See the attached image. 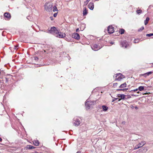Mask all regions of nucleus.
I'll return each mask as SVG.
<instances>
[{
  "label": "nucleus",
  "mask_w": 153,
  "mask_h": 153,
  "mask_svg": "<svg viewBox=\"0 0 153 153\" xmlns=\"http://www.w3.org/2000/svg\"><path fill=\"white\" fill-rule=\"evenodd\" d=\"M53 6V4L49 2H46L45 4V9L46 11L51 12L52 10Z\"/></svg>",
  "instance_id": "f257e3e1"
},
{
  "label": "nucleus",
  "mask_w": 153,
  "mask_h": 153,
  "mask_svg": "<svg viewBox=\"0 0 153 153\" xmlns=\"http://www.w3.org/2000/svg\"><path fill=\"white\" fill-rule=\"evenodd\" d=\"M96 102L94 101H88L87 100L85 103V106L86 109L87 110L90 109L91 106L94 104Z\"/></svg>",
  "instance_id": "f03ea898"
},
{
  "label": "nucleus",
  "mask_w": 153,
  "mask_h": 153,
  "mask_svg": "<svg viewBox=\"0 0 153 153\" xmlns=\"http://www.w3.org/2000/svg\"><path fill=\"white\" fill-rule=\"evenodd\" d=\"M58 31L56 28L55 27H52L50 29L49 28L48 29V33L53 34L55 35L58 32Z\"/></svg>",
  "instance_id": "7ed1b4c3"
},
{
  "label": "nucleus",
  "mask_w": 153,
  "mask_h": 153,
  "mask_svg": "<svg viewBox=\"0 0 153 153\" xmlns=\"http://www.w3.org/2000/svg\"><path fill=\"white\" fill-rule=\"evenodd\" d=\"M74 125L75 126H79L80 123V121L77 117H75L74 118Z\"/></svg>",
  "instance_id": "20e7f679"
},
{
  "label": "nucleus",
  "mask_w": 153,
  "mask_h": 153,
  "mask_svg": "<svg viewBox=\"0 0 153 153\" xmlns=\"http://www.w3.org/2000/svg\"><path fill=\"white\" fill-rule=\"evenodd\" d=\"M66 36L65 34L61 32H58L56 33V35H55V36L56 37H58L59 38H63L65 37Z\"/></svg>",
  "instance_id": "39448f33"
},
{
  "label": "nucleus",
  "mask_w": 153,
  "mask_h": 153,
  "mask_svg": "<svg viewBox=\"0 0 153 153\" xmlns=\"http://www.w3.org/2000/svg\"><path fill=\"white\" fill-rule=\"evenodd\" d=\"M115 80H120L124 78V76L120 73H118L115 76Z\"/></svg>",
  "instance_id": "423d86ee"
},
{
  "label": "nucleus",
  "mask_w": 153,
  "mask_h": 153,
  "mask_svg": "<svg viewBox=\"0 0 153 153\" xmlns=\"http://www.w3.org/2000/svg\"><path fill=\"white\" fill-rule=\"evenodd\" d=\"M92 49L94 51H96L100 49L101 48L96 44H93L91 46Z\"/></svg>",
  "instance_id": "0eeeda50"
},
{
  "label": "nucleus",
  "mask_w": 153,
  "mask_h": 153,
  "mask_svg": "<svg viewBox=\"0 0 153 153\" xmlns=\"http://www.w3.org/2000/svg\"><path fill=\"white\" fill-rule=\"evenodd\" d=\"M107 29L108 33L110 34H111L114 32V27L112 26H109Z\"/></svg>",
  "instance_id": "6e6552de"
},
{
  "label": "nucleus",
  "mask_w": 153,
  "mask_h": 153,
  "mask_svg": "<svg viewBox=\"0 0 153 153\" xmlns=\"http://www.w3.org/2000/svg\"><path fill=\"white\" fill-rule=\"evenodd\" d=\"M72 37L73 38L76 39H79L80 38L79 34L77 33H74L72 35Z\"/></svg>",
  "instance_id": "1a4fd4ad"
},
{
  "label": "nucleus",
  "mask_w": 153,
  "mask_h": 153,
  "mask_svg": "<svg viewBox=\"0 0 153 153\" xmlns=\"http://www.w3.org/2000/svg\"><path fill=\"white\" fill-rule=\"evenodd\" d=\"M4 18L5 19H10L11 17V16L10 13H5L4 14Z\"/></svg>",
  "instance_id": "9d476101"
},
{
  "label": "nucleus",
  "mask_w": 153,
  "mask_h": 153,
  "mask_svg": "<svg viewBox=\"0 0 153 153\" xmlns=\"http://www.w3.org/2000/svg\"><path fill=\"white\" fill-rule=\"evenodd\" d=\"M88 8L91 10H93L94 8V4L93 2H90L88 5Z\"/></svg>",
  "instance_id": "9b49d317"
},
{
  "label": "nucleus",
  "mask_w": 153,
  "mask_h": 153,
  "mask_svg": "<svg viewBox=\"0 0 153 153\" xmlns=\"http://www.w3.org/2000/svg\"><path fill=\"white\" fill-rule=\"evenodd\" d=\"M142 147V146L141 145V143H140L137 145H136L134 148V150H136Z\"/></svg>",
  "instance_id": "f8f14e48"
},
{
  "label": "nucleus",
  "mask_w": 153,
  "mask_h": 153,
  "mask_svg": "<svg viewBox=\"0 0 153 153\" xmlns=\"http://www.w3.org/2000/svg\"><path fill=\"white\" fill-rule=\"evenodd\" d=\"M88 12L87 10L85 7H84L83 10V15L85 16L87 14Z\"/></svg>",
  "instance_id": "ddd939ff"
},
{
  "label": "nucleus",
  "mask_w": 153,
  "mask_h": 153,
  "mask_svg": "<svg viewBox=\"0 0 153 153\" xmlns=\"http://www.w3.org/2000/svg\"><path fill=\"white\" fill-rule=\"evenodd\" d=\"M121 45L122 47H124L125 48H126L127 45L125 41H123L121 42Z\"/></svg>",
  "instance_id": "4468645a"
},
{
  "label": "nucleus",
  "mask_w": 153,
  "mask_h": 153,
  "mask_svg": "<svg viewBox=\"0 0 153 153\" xmlns=\"http://www.w3.org/2000/svg\"><path fill=\"white\" fill-rule=\"evenodd\" d=\"M125 95L124 94H118V97L121 98V99H124L125 98Z\"/></svg>",
  "instance_id": "2eb2a0df"
},
{
  "label": "nucleus",
  "mask_w": 153,
  "mask_h": 153,
  "mask_svg": "<svg viewBox=\"0 0 153 153\" xmlns=\"http://www.w3.org/2000/svg\"><path fill=\"white\" fill-rule=\"evenodd\" d=\"M33 144L36 146H38L39 144V142L38 140H35L33 141Z\"/></svg>",
  "instance_id": "dca6fc26"
},
{
  "label": "nucleus",
  "mask_w": 153,
  "mask_h": 153,
  "mask_svg": "<svg viewBox=\"0 0 153 153\" xmlns=\"http://www.w3.org/2000/svg\"><path fill=\"white\" fill-rule=\"evenodd\" d=\"M102 108L104 111H106L108 110V108L105 105H103L102 106Z\"/></svg>",
  "instance_id": "f3484780"
},
{
  "label": "nucleus",
  "mask_w": 153,
  "mask_h": 153,
  "mask_svg": "<svg viewBox=\"0 0 153 153\" xmlns=\"http://www.w3.org/2000/svg\"><path fill=\"white\" fill-rule=\"evenodd\" d=\"M153 73V72L150 71L145 73L144 74H141V75H146L147 76H149L150 75L152 74Z\"/></svg>",
  "instance_id": "a211bd4d"
},
{
  "label": "nucleus",
  "mask_w": 153,
  "mask_h": 153,
  "mask_svg": "<svg viewBox=\"0 0 153 153\" xmlns=\"http://www.w3.org/2000/svg\"><path fill=\"white\" fill-rule=\"evenodd\" d=\"M26 148L28 149H34L35 147L32 146L27 145L26 146Z\"/></svg>",
  "instance_id": "6ab92c4d"
},
{
  "label": "nucleus",
  "mask_w": 153,
  "mask_h": 153,
  "mask_svg": "<svg viewBox=\"0 0 153 153\" xmlns=\"http://www.w3.org/2000/svg\"><path fill=\"white\" fill-rule=\"evenodd\" d=\"M126 82L123 83V84H121L119 87L120 88H124V87H126Z\"/></svg>",
  "instance_id": "aec40b11"
},
{
  "label": "nucleus",
  "mask_w": 153,
  "mask_h": 153,
  "mask_svg": "<svg viewBox=\"0 0 153 153\" xmlns=\"http://www.w3.org/2000/svg\"><path fill=\"white\" fill-rule=\"evenodd\" d=\"M149 20V17H147L146 19L144 21V24L145 25H146L148 22V21Z\"/></svg>",
  "instance_id": "412c9836"
},
{
  "label": "nucleus",
  "mask_w": 153,
  "mask_h": 153,
  "mask_svg": "<svg viewBox=\"0 0 153 153\" xmlns=\"http://www.w3.org/2000/svg\"><path fill=\"white\" fill-rule=\"evenodd\" d=\"M53 12H55L56 11H58V10L57 9V8L56 6H54L53 7Z\"/></svg>",
  "instance_id": "4be33fe9"
},
{
  "label": "nucleus",
  "mask_w": 153,
  "mask_h": 153,
  "mask_svg": "<svg viewBox=\"0 0 153 153\" xmlns=\"http://www.w3.org/2000/svg\"><path fill=\"white\" fill-rule=\"evenodd\" d=\"M138 89L140 91H141L144 89V87L142 86H140L139 87Z\"/></svg>",
  "instance_id": "5701e85b"
},
{
  "label": "nucleus",
  "mask_w": 153,
  "mask_h": 153,
  "mask_svg": "<svg viewBox=\"0 0 153 153\" xmlns=\"http://www.w3.org/2000/svg\"><path fill=\"white\" fill-rule=\"evenodd\" d=\"M124 31H125L123 29H122L120 30L119 33L121 34H122L124 33Z\"/></svg>",
  "instance_id": "b1692460"
},
{
  "label": "nucleus",
  "mask_w": 153,
  "mask_h": 153,
  "mask_svg": "<svg viewBox=\"0 0 153 153\" xmlns=\"http://www.w3.org/2000/svg\"><path fill=\"white\" fill-rule=\"evenodd\" d=\"M90 0H87L86 1L84 2V5H86L88 3V2L90 1Z\"/></svg>",
  "instance_id": "393cba45"
},
{
  "label": "nucleus",
  "mask_w": 153,
  "mask_h": 153,
  "mask_svg": "<svg viewBox=\"0 0 153 153\" xmlns=\"http://www.w3.org/2000/svg\"><path fill=\"white\" fill-rule=\"evenodd\" d=\"M146 36H153V33H147L146 34Z\"/></svg>",
  "instance_id": "a878e982"
},
{
  "label": "nucleus",
  "mask_w": 153,
  "mask_h": 153,
  "mask_svg": "<svg viewBox=\"0 0 153 153\" xmlns=\"http://www.w3.org/2000/svg\"><path fill=\"white\" fill-rule=\"evenodd\" d=\"M140 143H141V145H142L143 147L145 144H146V142L144 141H143L140 142Z\"/></svg>",
  "instance_id": "bb28decb"
},
{
  "label": "nucleus",
  "mask_w": 153,
  "mask_h": 153,
  "mask_svg": "<svg viewBox=\"0 0 153 153\" xmlns=\"http://www.w3.org/2000/svg\"><path fill=\"white\" fill-rule=\"evenodd\" d=\"M139 40L138 39H135L134 41V42L135 43H137L139 42Z\"/></svg>",
  "instance_id": "cd10ccee"
},
{
  "label": "nucleus",
  "mask_w": 153,
  "mask_h": 153,
  "mask_svg": "<svg viewBox=\"0 0 153 153\" xmlns=\"http://www.w3.org/2000/svg\"><path fill=\"white\" fill-rule=\"evenodd\" d=\"M142 149L143 150L145 151V152H146L148 151V149L146 147H143Z\"/></svg>",
  "instance_id": "c85d7f7f"
},
{
  "label": "nucleus",
  "mask_w": 153,
  "mask_h": 153,
  "mask_svg": "<svg viewBox=\"0 0 153 153\" xmlns=\"http://www.w3.org/2000/svg\"><path fill=\"white\" fill-rule=\"evenodd\" d=\"M144 29V27L143 26L142 27L140 28L138 30L139 31H141Z\"/></svg>",
  "instance_id": "c756f323"
},
{
  "label": "nucleus",
  "mask_w": 153,
  "mask_h": 153,
  "mask_svg": "<svg viewBox=\"0 0 153 153\" xmlns=\"http://www.w3.org/2000/svg\"><path fill=\"white\" fill-rule=\"evenodd\" d=\"M128 89V88H124V89H118L117 90L124 91H126V90H127Z\"/></svg>",
  "instance_id": "7c9ffc66"
},
{
  "label": "nucleus",
  "mask_w": 153,
  "mask_h": 153,
  "mask_svg": "<svg viewBox=\"0 0 153 153\" xmlns=\"http://www.w3.org/2000/svg\"><path fill=\"white\" fill-rule=\"evenodd\" d=\"M142 11L141 10H137V14H140L141 13Z\"/></svg>",
  "instance_id": "2f4dec72"
},
{
  "label": "nucleus",
  "mask_w": 153,
  "mask_h": 153,
  "mask_svg": "<svg viewBox=\"0 0 153 153\" xmlns=\"http://www.w3.org/2000/svg\"><path fill=\"white\" fill-rule=\"evenodd\" d=\"M18 45H16L14 46V49L15 50H17L18 49Z\"/></svg>",
  "instance_id": "473e14b6"
},
{
  "label": "nucleus",
  "mask_w": 153,
  "mask_h": 153,
  "mask_svg": "<svg viewBox=\"0 0 153 153\" xmlns=\"http://www.w3.org/2000/svg\"><path fill=\"white\" fill-rule=\"evenodd\" d=\"M57 13H55L54 14L53 16L54 17H56L57 16Z\"/></svg>",
  "instance_id": "72a5a7b5"
},
{
  "label": "nucleus",
  "mask_w": 153,
  "mask_h": 153,
  "mask_svg": "<svg viewBox=\"0 0 153 153\" xmlns=\"http://www.w3.org/2000/svg\"><path fill=\"white\" fill-rule=\"evenodd\" d=\"M117 85V83H114L113 84V85L114 86H116Z\"/></svg>",
  "instance_id": "f704fd0d"
},
{
  "label": "nucleus",
  "mask_w": 153,
  "mask_h": 153,
  "mask_svg": "<svg viewBox=\"0 0 153 153\" xmlns=\"http://www.w3.org/2000/svg\"><path fill=\"white\" fill-rule=\"evenodd\" d=\"M50 18L51 20H53V18L52 16L50 17Z\"/></svg>",
  "instance_id": "c9c22d12"
},
{
  "label": "nucleus",
  "mask_w": 153,
  "mask_h": 153,
  "mask_svg": "<svg viewBox=\"0 0 153 153\" xmlns=\"http://www.w3.org/2000/svg\"><path fill=\"white\" fill-rule=\"evenodd\" d=\"M138 151H139L140 152H143V151L141 149H139V150Z\"/></svg>",
  "instance_id": "e433bc0d"
},
{
  "label": "nucleus",
  "mask_w": 153,
  "mask_h": 153,
  "mask_svg": "<svg viewBox=\"0 0 153 153\" xmlns=\"http://www.w3.org/2000/svg\"><path fill=\"white\" fill-rule=\"evenodd\" d=\"M130 107L132 108H134V106L133 105H131L130 106Z\"/></svg>",
  "instance_id": "4c0bfd02"
},
{
  "label": "nucleus",
  "mask_w": 153,
  "mask_h": 153,
  "mask_svg": "<svg viewBox=\"0 0 153 153\" xmlns=\"http://www.w3.org/2000/svg\"><path fill=\"white\" fill-rule=\"evenodd\" d=\"M138 89H134V91H137L138 90Z\"/></svg>",
  "instance_id": "58836bf2"
},
{
  "label": "nucleus",
  "mask_w": 153,
  "mask_h": 153,
  "mask_svg": "<svg viewBox=\"0 0 153 153\" xmlns=\"http://www.w3.org/2000/svg\"><path fill=\"white\" fill-rule=\"evenodd\" d=\"M125 123H126V122H125V121H123V122H122V123L123 124H124Z\"/></svg>",
  "instance_id": "ea45409f"
},
{
  "label": "nucleus",
  "mask_w": 153,
  "mask_h": 153,
  "mask_svg": "<svg viewBox=\"0 0 153 153\" xmlns=\"http://www.w3.org/2000/svg\"><path fill=\"white\" fill-rule=\"evenodd\" d=\"M110 43L111 44H114V42H110Z\"/></svg>",
  "instance_id": "a19ab883"
},
{
  "label": "nucleus",
  "mask_w": 153,
  "mask_h": 153,
  "mask_svg": "<svg viewBox=\"0 0 153 153\" xmlns=\"http://www.w3.org/2000/svg\"><path fill=\"white\" fill-rule=\"evenodd\" d=\"M134 108L136 109H138V108L137 107V106H135L134 107Z\"/></svg>",
  "instance_id": "79ce46f5"
},
{
  "label": "nucleus",
  "mask_w": 153,
  "mask_h": 153,
  "mask_svg": "<svg viewBox=\"0 0 153 153\" xmlns=\"http://www.w3.org/2000/svg\"><path fill=\"white\" fill-rule=\"evenodd\" d=\"M79 30V28H77V29L76 30V32H77Z\"/></svg>",
  "instance_id": "37998d69"
},
{
  "label": "nucleus",
  "mask_w": 153,
  "mask_h": 153,
  "mask_svg": "<svg viewBox=\"0 0 153 153\" xmlns=\"http://www.w3.org/2000/svg\"><path fill=\"white\" fill-rule=\"evenodd\" d=\"M141 76H144V77H146L147 76H146V75H140Z\"/></svg>",
  "instance_id": "c03bdc74"
},
{
  "label": "nucleus",
  "mask_w": 153,
  "mask_h": 153,
  "mask_svg": "<svg viewBox=\"0 0 153 153\" xmlns=\"http://www.w3.org/2000/svg\"><path fill=\"white\" fill-rule=\"evenodd\" d=\"M132 96H137V95H134V94H132Z\"/></svg>",
  "instance_id": "a18cd8bd"
},
{
  "label": "nucleus",
  "mask_w": 153,
  "mask_h": 153,
  "mask_svg": "<svg viewBox=\"0 0 153 153\" xmlns=\"http://www.w3.org/2000/svg\"><path fill=\"white\" fill-rule=\"evenodd\" d=\"M35 60L37 59H38V57H36L35 58Z\"/></svg>",
  "instance_id": "49530a36"
},
{
  "label": "nucleus",
  "mask_w": 153,
  "mask_h": 153,
  "mask_svg": "<svg viewBox=\"0 0 153 153\" xmlns=\"http://www.w3.org/2000/svg\"><path fill=\"white\" fill-rule=\"evenodd\" d=\"M2 140V139L1 138H0V142H1Z\"/></svg>",
  "instance_id": "de8ad7c7"
},
{
  "label": "nucleus",
  "mask_w": 153,
  "mask_h": 153,
  "mask_svg": "<svg viewBox=\"0 0 153 153\" xmlns=\"http://www.w3.org/2000/svg\"><path fill=\"white\" fill-rule=\"evenodd\" d=\"M137 93H139L140 92H139V91H137Z\"/></svg>",
  "instance_id": "09e8293b"
},
{
  "label": "nucleus",
  "mask_w": 153,
  "mask_h": 153,
  "mask_svg": "<svg viewBox=\"0 0 153 153\" xmlns=\"http://www.w3.org/2000/svg\"><path fill=\"white\" fill-rule=\"evenodd\" d=\"M76 153H79V152H77Z\"/></svg>",
  "instance_id": "8fccbe9b"
},
{
  "label": "nucleus",
  "mask_w": 153,
  "mask_h": 153,
  "mask_svg": "<svg viewBox=\"0 0 153 153\" xmlns=\"http://www.w3.org/2000/svg\"><path fill=\"white\" fill-rule=\"evenodd\" d=\"M129 98L131 97V96H129Z\"/></svg>",
  "instance_id": "3c124183"
},
{
  "label": "nucleus",
  "mask_w": 153,
  "mask_h": 153,
  "mask_svg": "<svg viewBox=\"0 0 153 153\" xmlns=\"http://www.w3.org/2000/svg\"><path fill=\"white\" fill-rule=\"evenodd\" d=\"M129 98L131 97V96H129Z\"/></svg>",
  "instance_id": "603ef678"
},
{
  "label": "nucleus",
  "mask_w": 153,
  "mask_h": 153,
  "mask_svg": "<svg viewBox=\"0 0 153 153\" xmlns=\"http://www.w3.org/2000/svg\"><path fill=\"white\" fill-rule=\"evenodd\" d=\"M96 1H98L99 0H95Z\"/></svg>",
  "instance_id": "864d4df0"
}]
</instances>
